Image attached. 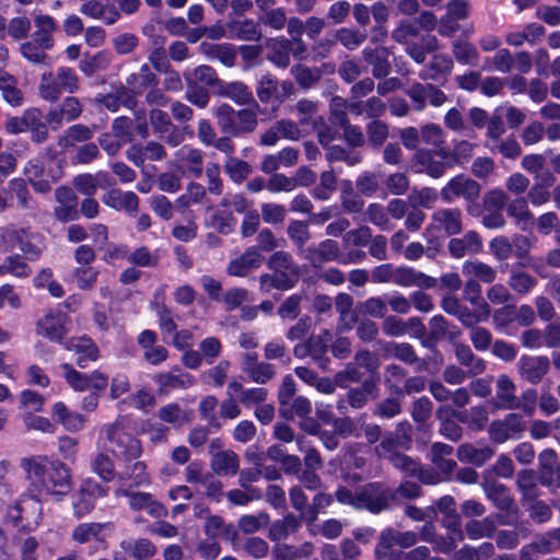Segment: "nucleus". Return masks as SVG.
Returning a JSON list of instances; mask_svg holds the SVG:
<instances>
[{
  "label": "nucleus",
  "instance_id": "7ed1b4c3",
  "mask_svg": "<svg viewBox=\"0 0 560 560\" xmlns=\"http://www.w3.org/2000/svg\"><path fill=\"white\" fill-rule=\"evenodd\" d=\"M214 118L221 131L233 137L253 132L257 126V118L254 110L241 109L235 112L233 106L228 103H223L217 107Z\"/></svg>",
  "mask_w": 560,
  "mask_h": 560
},
{
  "label": "nucleus",
  "instance_id": "f257e3e1",
  "mask_svg": "<svg viewBox=\"0 0 560 560\" xmlns=\"http://www.w3.org/2000/svg\"><path fill=\"white\" fill-rule=\"evenodd\" d=\"M22 467L31 486L39 495L61 501L73 488L71 466L58 457L33 455L22 458Z\"/></svg>",
  "mask_w": 560,
  "mask_h": 560
},
{
  "label": "nucleus",
  "instance_id": "dca6fc26",
  "mask_svg": "<svg viewBox=\"0 0 560 560\" xmlns=\"http://www.w3.org/2000/svg\"><path fill=\"white\" fill-rule=\"evenodd\" d=\"M264 262V256L256 247L246 248L238 258L231 260L226 266V273L234 277H245Z\"/></svg>",
  "mask_w": 560,
  "mask_h": 560
},
{
  "label": "nucleus",
  "instance_id": "e2e57ef3",
  "mask_svg": "<svg viewBox=\"0 0 560 560\" xmlns=\"http://www.w3.org/2000/svg\"><path fill=\"white\" fill-rule=\"evenodd\" d=\"M270 522V516L267 512H260L255 516V514H244L243 517L238 520V528L245 534H253L261 528L262 524H268Z\"/></svg>",
  "mask_w": 560,
  "mask_h": 560
},
{
  "label": "nucleus",
  "instance_id": "1a4fd4ad",
  "mask_svg": "<svg viewBox=\"0 0 560 560\" xmlns=\"http://www.w3.org/2000/svg\"><path fill=\"white\" fill-rule=\"evenodd\" d=\"M71 318L60 311H49L36 324L37 334L52 342L63 346V339L68 335Z\"/></svg>",
  "mask_w": 560,
  "mask_h": 560
},
{
  "label": "nucleus",
  "instance_id": "69168bd1",
  "mask_svg": "<svg viewBox=\"0 0 560 560\" xmlns=\"http://www.w3.org/2000/svg\"><path fill=\"white\" fill-rule=\"evenodd\" d=\"M303 302V295L293 293L285 298L278 307V315L280 317L294 319L301 313V304Z\"/></svg>",
  "mask_w": 560,
  "mask_h": 560
},
{
  "label": "nucleus",
  "instance_id": "79ce46f5",
  "mask_svg": "<svg viewBox=\"0 0 560 560\" xmlns=\"http://www.w3.org/2000/svg\"><path fill=\"white\" fill-rule=\"evenodd\" d=\"M93 131L91 127L83 124H74L68 127L65 133L59 139V144L62 147H72L75 143L91 141Z\"/></svg>",
  "mask_w": 560,
  "mask_h": 560
},
{
  "label": "nucleus",
  "instance_id": "ea45409f",
  "mask_svg": "<svg viewBox=\"0 0 560 560\" xmlns=\"http://www.w3.org/2000/svg\"><path fill=\"white\" fill-rule=\"evenodd\" d=\"M63 92L60 79L56 72H44L39 80V95L45 101L55 102Z\"/></svg>",
  "mask_w": 560,
  "mask_h": 560
},
{
  "label": "nucleus",
  "instance_id": "13d9d810",
  "mask_svg": "<svg viewBox=\"0 0 560 560\" xmlns=\"http://www.w3.org/2000/svg\"><path fill=\"white\" fill-rule=\"evenodd\" d=\"M536 284L537 281L534 276L523 271H515V266L513 267L510 277V285L514 292L527 294Z\"/></svg>",
  "mask_w": 560,
  "mask_h": 560
},
{
  "label": "nucleus",
  "instance_id": "680f3d73",
  "mask_svg": "<svg viewBox=\"0 0 560 560\" xmlns=\"http://www.w3.org/2000/svg\"><path fill=\"white\" fill-rule=\"evenodd\" d=\"M506 212L509 217L514 218L516 223L533 220V214L528 209L527 199H525V197L514 198L511 203L506 206Z\"/></svg>",
  "mask_w": 560,
  "mask_h": 560
},
{
  "label": "nucleus",
  "instance_id": "774afa93",
  "mask_svg": "<svg viewBox=\"0 0 560 560\" xmlns=\"http://www.w3.org/2000/svg\"><path fill=\"white\" fill-rule=\"evenodd\" d=\"M400 399L395 395L389 396V398L377 404L373 413L381 418H393L399 415L401 412Z\"/></svg>",
  "mask_w": 560,
  "mask_h": 560
},
{
  "label": "nucleus",
  "instance_id": "8fccbe9b",
  "mask_svg": "<svg viewBox=\"0 0 560 560\" xmlns=\"http://www.w3.org/2000/svg\"><path fill=\"white\" fill-rule=\"evenodd\" d=\"M186 100L195 104L198 108H206L210 96L207 88L199 85L189 77H186Z\"/></svg>",
  "mask_w": 560,
  "mask_h": 560
},
{
  "label": "nucleus",
  "instance_id": "a18cd8bd",
  "mask_svg": "<svg viewBox=\"0 0 560 560\" xmlns=\"http://www.w3.org/2000/svg\"><path fill=\"white\" fill-rule=\"evenodd\" d=\"M236 219L231 210L217 209L210 217V226L221 234H230L235 230Z\"/></svg>",
  "mask_w": 560,
  "mask_h": 560
},
{
  "label": "nucleus",
  "instance_id": "ddd939ff",
  "mask_svg": "<svg viewBox=\"0 0 560 560\" xmlns=\"http://www.w3.org/2000/svg\"><path fill=\"white\" fill-rule=\"evenodd\" d=\"M518 373L530 384H538L550 369V360L546 355L532 357L523 354L517 361Z\"/></svg>",
  "mask_w": 560,
  "mask_h": 560
},
{
  "label": "nucleus",
  "instance_id": "f8f14e48",
  "mask_svg": "<svg viewBox=\"0 0 560 560\" xmlns=\"http://www.w3.org/2000/svg\"><path fill=\"white\" fill-rule=\"evenodd\" d=\"M152 381L156 383L159 394H167L174 389H187L196 382L192 374L182 372L178 366L168 372L156 373Z\"/></svg>",
  "mask_w": 560,
  "mask_h": 560
},
{
  "label": "nucleus",
  "instance_id": "4d7b16f0",
  "mask_svg": "<svg viewBox=\"0 0 560 560\" xmlns=\"http://www.w3.org/2000/svg\"><path fill=\"white\" fill-rule=\"evenodd\" d=\"M73 275L80 290L91 291L98 280L100 271L93 266H80Z\"/></svg>",
  "mask_w": 560,
  "mask_h": 560
},
{
  "label": "nucleus",
  "instance_id": "c756f323",
  "mask_svg": "<svg viewBox=\"0 0 560 560\" xmlns=\"http://www.w3.org/2000/svg\"><path fill=\"white\" fill-rule=\"evenodd\" d=\"M497 399L500 401L502 408H518L520 401L515 395V383L506 376L501 374L497 381L495 389Z\"/></svg>",
  "mask_w": 560,
  "mask_h": 560
},
{
  "label": "nucleus",
  "instance_id": "9b49d317",
  "mask_svg": "<svg viewBox=\"0 0 560 560\" xmlns=\"http://www.w3.org/2000/svg\"><path fill=\"white\" fill-rule=\"evenodd\" d=\"M63 348L73 352L79 369H86L90 362L100 360V347L90 336L70 337L65 341Z\"/></svg>",
  "mask_w": 560,
  "mask_h": 560
},
{
  "label": "nucleus",
  "instance_id": "72a5a7b5",
  "mask_svg": "<svg viewBox=\"0 0 560 560\" xmlns=\"http://www.w3.org/2000/svg\"><path fill=\"white\" fill-rule=\"evenodd\" d=\"M416 161L419 165L424 167L427 175L432 178H439L446 172L445 165L442 161L438 160V155L433 150H418Z\"/></svg>",
  "mask_w": 560,
  "mask_h": 560
},
{
  "label": "nucleus",
  "instance_id": "3c124183",
  "mask_svg": "<svg viewBox=\"0 0 560 560\" xmlns=\"http://www.w3.org/2000/svg\"><path fill=\"white\" fill-rule=\"evenodd\" d=\"M463 272L474 275L477 281L492 283L495 281V270L482 261H466L463 265Z\"/></svg>",
  "mask_w": 560,
  "mask_h": 560
},
{
  "label": "nucleus",
  "instance_id": "393cba45",
  "mask_svg": "<svg viewBox=\"0 0 560 560\" xmlns=\"http://www.w3.org/2000/svg\"><path fill=\"white\" fill-rule=\"evenodd\" d=\"M493 455L494 451L490 446L476 447L466 443L457 448V458L460 463H468L477 467L486 465Z\"/></svg>",
  "mask_w": 560,
  "mask_h": 560
},
{
  "label": "nucleus",
  "instance_id": "a19ab883",
  "mask_svg": "<svg viewBox=\"0 0 560 560\" xmlns=\"http://www.w3.org/2000/svg\"><path fill=\"white\" fill-rule=\"evenodd\" d=\"M408 371L397 363H389L385 369L384 384L390 395L399 397V390H402L401 383H405Z\"/></svg>",
  "mask_w": 560,
  "mask_h": 560
},
{
  "label": "nucleus",
  "instance_id": "a878e982",
  "mask_svg": "<svg viewBox=\"0 0 560 560\" xmlns=\"http://www.w3.org/2000/svg\"><path fill=\"white\" fill-rule=\"evenodd\" d=\"M438 229L442 228L446 235L458 234L463 230L462 212L458 208H446L433 213Z\"/></svg>",
  "mask_w": 560,
  "mask_h": 560
},
{
  "label": "nucleus",
  "instance_id": "cd10ccee",
  "mask_svg": "<svg viewBox=\"0 0 560 560\" xmlns=\"http://www.w3.org/2000/svg\"><path fill=\"white\" fill-rule=\"evenodd\" d=\"M211 467L215 475L235 476L240 468L238 456L233 451L215 453L211 458Z\"/></svg>",
  "mask_w": 560,
  "mask_h": 560
},
{
  "label": "nucleus",
  "instance_id": "4c0bfd02",
  "mask_svg": "<svg viewBox=\"0 0 560 560\" xmlns=\"http://www.w3.org/2000/svg\"><path fill=\"white\" fill-rule=\"evenodd\" d=\"M19 248L25 256V259L30 261H37L42 255V246L39 242V234L28 232L24 229H20Z\"/></svg>",
  "mask_w": 560,
  "mask_h": 560
},
{
  "label": "nucleus",
  "instance_id": "2f4dec72",
  "mask_svg": "<svg viewBox=\"0 0 560 560\" xmlns=\"http://www.w3.org/2000/svg\"><path fill=\"white\" fill-rule=\"evenodd\" d=\"M430 329L427 330V336L421 340L424 348L436 350L440 341L447 334V322L443 315H434L429 320Z\"/></svg>",
  "mask_w": 560,
  "mask_h": 560
},
{
  "label": "nucleus",
  "instance_id": "603ef678",
  "mask_svg": "<svg viewBox=\"0 0 560 560\" xmlns=\"http://www.w3.org/2000/svg\"><path fill=\"white\" fill-rule=\"evenodd\" d=\"M218 406V399L215 395H207L198 406L199 415L206 420L207 424L214 431H219L222 427L221 422L215 416V407Z\"/></svg>",
  "mask_w": 560,
  "mask_h": 560
},
{
  "label": "nucleus",
  "instance_id": "5fc2aeb1",
  "mask_svg": "<svg viewBox=\"0 0 560 560\" xmlns=\"http://www.w3.org/2000/svg\"><path fill=\"white\" fill-rule=\"evenodd\" d=\"M247 362L254 363V366L248 368V374L252 381L259 384H265L275 375V366L269 362L256 363V357L247 355Z\"/></svg>",
  "mask_w": 560,
  "mask_h": 560
},
{
  "label": "nucleus",
  "instance_id": "052dcab7",
  "mask_svg": "<svg viewBox=\"0 0 560 560\" xmlns=\"http://www.w3.org/2000/svg\"><path fill=\"white\" fill-rule=\"evenodd\" d=\"M366 133L369 142L372 147L382 145L389 136L388 125L374 119L366 125Z\"/></svg>",
  "mask_w": 560,
  "mask_h": 560
},
{
  "label": "nucleus",
  "instance_id": "6ab92c4d",
  "mask_svg": "<svg viewBox=\"0 0 560 560\" xmlns=\"http://www.w3.org/2000/svg\"><path fill=\"white\" fill-rule=\"evenodd\" d=\"M340 254L339 243L335 240H324L317 247L310 245L305 250V259L310 261L313 267H322L323 264L338 259Z\"/></svg>",
  "mask_w": 560,
  "mask_h": 560
},
{
  "label": "nucleus",
  "instance_id": "49530a36",
  "mask_svg": "<svg viewBox=\"0 0 560 560\" xmlns=\"http://www.w3.org/2000/svg\"><path fill=\"white\" fill-rule=\"evenodd\" d=\"M389 464L408 477H417L420 474L421 465L419 459L409 455L398 453L388 456Z\"/></svg>",
  "mask_w": 560,
  "mask_h": 560
},
{
  "label": "nucleus",
  "instance_id": "0eeeda50",
  "mask_svg": "<svg viewBox=\"0 0 560 560\" xmlns=\"http://www.w3.org/2000/svg\"><path fill=\"white\" fill-rule=\"evenodd\" d=\"M61 370L67 384L75 392L90 390L98 396L105 394L108 387V374L94 370L90 373L75 370L71 363H61Z\"/></svg>",
  "mask_w": 560,
  "mask_h": 560
},
{
  "label": "nucleus",
  "instance_id": "2eb2a0df",
  "mask_svg": "<svg viewBox=\"0 0 560 560\" xmlns=\"http://www.w3.org/2000/svg\"><path fill=\"white\" fill-rule=\"evenodd\" d=\"M299 282V271H273L272 273H262L259 277V289L262 293H269L272 290L289 291Z\"/></svg>",
  "mask_w": 560,
  "mask_h": 560
},
{
  "label": "nucleus",
  "instance_id": "4be33fe9",
  "mask_svg": "<svg viewBox=\"0 0 560 560\" xmlns=\"http://www.w3.org/2000/svg\"><path fill=\"white\" fill-rule=\"evenodd\" d=\"M455 410L452 406L441 405L438 407L436 417L441 422L439 432L451 442H458L463 435V430L454 420Z\"/></svg>",
  "mask_w": 560,
  "mask_h": 560
},
{
  "label": "nucleus",
  "instance_id": "c85d7f7f",
  "mask_svg": "<svg viewBox=\"0 0 560 560\" xmlns=\"http://www.w3.org/2000/svg\"><path fill=\"white\" fill-rule=\"evenodd\" d=\"M24 174L27 176L28 183L34 190L39 194H48L51 190V179L44 178L46 174L44 163L30 161L24 166Z\"/></svg>",
  "mask_w": 560,
  "mask_h": 560
},
{
  "label": "nucleus",
  "instance_id": "f704fd0d",
  "mask_svg": "<svg viewBox=\"0 0 560 560\" xmlns=\"http://www.w3.org/2000/svg\"><path fill=\"white\" fill-rule=\"evenodd\" d=\"M186 77L196 83H205L214 94H218L219 88L223 86V80L218 78L215 69L207 65L198 66L191 72H186Z\"/></svg>",
  "mask_w": 560,
  "mask_h": 560
},
{
  "label": "nucleus",
  "instance_id": "864d4df0",
  "mask_svg": "<svg viewBox=\"0 0 560 560\" xmlns=\"http://www.w3.org/2000/svg\"><path fill=\"white\" fill-rule=\"evenodd\" d=\"M135 121L126 115H120L112 122V131L116 135L121 145L133 141Z\"/></svg>",
  "mask_w": 560,
  "mask_h": 560
},
{
  "label": "nucleus",
  "instance_id": "58836bf2",
  "mask_svg": "<svg viewBox=\"0 0 560 560\" xmlns=\"http://www.w3.org/2000/svg\"><path fill=\"white\" fill-rule=\"evenodd\" d=\"M218 95L231 98L237 104H245L253 100V92L242 81L228 83L223 80V86L219 88Z\"/></svg>",
  "mask_w": 560,
  "mask_h": 560
},
{
  "label": "nucleus",
  "instance_id": "412c9836",
  "mask_svg": "<svg viewBox=\"0 0 560 560\" xmlns=\"http://www.w3.org/2000/svg\"><path fill=\"white\" fill-rule=\"evenodd\" d=\"M380 376H370L364 380L360 387L350 388L348 392V401L353 408L363 407L372 397H377L380 394L378 387Z\"/></svg>",
  "mask_w": 560,
  "mask_h": 560
},
{
  "label": "nucleus",
  "instance_id": "6e6d98bb",
  "mask_svg": "<svg viewBox=\"0 0 560 560\" xmlns=\"http://www.w3.org/2000/svg\"><path fill=\"white\" fill-rule=\"evenodd\" d=\"M336 42L347 49H355L366 39V34L357 28L341 27L335 33Z\"/></svg>",
  "mask_w": 560,
  "mask_h": 560
},
{
  "label": "nucleus",
  "instance_id": "37998d69",
  "mask_svg": "<svg viewBox=\"0 0 560 560\" xmlns=\"http://www.w3.org/2000/svg\"><path fill=\"white\" fill-rule=\"evenodd\" d=\"M490 316V306L487 303L481 304V308L477 307V312L470 311L466 305H462L457 314L459 323L468 328H476L479 323L487 320Z\"/></svg>",
  "mask_w": 560,
  "mask_h": 560
},
{
  "label": "nucleus",
  "instance_id": "0e129e2a",
  "mask_svg": "<svg viewBox=\"0 0 560 560\" xmlns=\"http://www.w3.org/2000/svg\"><path fill=\"white\" fill-rule=\"evenodd\" d=\"M453 54L460 65L476 66L478 62V49L470 43L455 44Z\"/></svg>",
  "mask_w": 560,
  "mask_h": 560
},
{
  "label": "nucleus",
  "instance_id": "4468645a",
  "mask_svg": "<svg viewBox=\"0 0 560 560\" xmlns=\"http://www.w3.org/2000/svg\"><path fill=\"white\" fill-rule=\"evenodd\" d=\"M362 57L372 68V75L382 80L390 73V50L384 46L364 47Z\"/></svg>",
  "mask_w": 560,
  "mask_h": 560
},
{
  "label": "nucleus",
  "instance_id": "7c9ffc66",
  "mask_svg": "<svg viewBox=\"0 0 560 560\" xmlns=\"http://www.w3.org/2000/svg\"><path fill=\"white\" fill-rule=\"evenodd\" d=\"M332 340L331 330L322 328L318 335L308 337V347L311 348V357L315 361L329 362L326 357Z\"/></svg>",
  "mask_w": 560,
  "mask_h": 560
},
{
  "label": "nucleus",
  "instance_id": "aec40b11",
  "mask_svg": "<svg viewBox=\"0 0 560 560\" xmlns=\"http://www.w3.org/2000/svg\"><path fill=\"white\" fill-rule=\"evenodd\" d=\"M51 418L56 423L62 425L68 432H80L84 427L86 418L79 412H72L63 401H57L51 408Z\"/></svg>",
  "mask_w": 560,
  "mask_h": 560
},
{
  "label": "nucleus",
  "instance_id": "bf43d9fd",
  "mask_svg": "<svg viewBox=\"0 0 560 560\" xmlns=\"http://www.w3.org/2000/svg\"><path fill=\"white\" fill-rule=\"evenodd\" d=\"M250 172V165L238 158L230 156L225 163V173L235 184H242Z\"/></svg>",
  "mask_w": 560,
  "mask_h": 560
},
{
  "label": "nucleus",
  "instance_id": "de8ad7c7",
  "mask_svg": "<svg viewBox=\"0 0 560 560\" xmlns=\"http://www.w3.org/2000/svg\"><path fill=\"white\" fill-rule=\"evenodd\" d=\"M0 268L2 269L0 276L11 273L14 277L25 278L32 273V267L23 261L20 254L9 255L5 262L0 265Z\"/></svg>",
  "mask_w": 560,
  "mask_h": 560
},
{
  "label": "nucleus",
  "instance_id": "39448f33",
  "mask_svg": "<svg viewBox=\"0 0 560 560\" xmlns=\"http://www.w3.org/2000/svg\"><path fill=\"white\" fill-rule=\"evenodd\" d=\"M109 487L101 485L92 477L82 478L79 488L72 495V513L80 520L90 514L95 508L98 499L108 497Z\"/></svg>",
  "mask_w": 560,
  "mask_h": 560
},
{
  "label": "nucleus",
  "instance_id": "423d86ee",
  "mask_svg": "<svg viewBox=\"0 0 560 560\" xmlns=\"http://www.w3.org/2000/svg\"><path fill=\"white\" fill-rule=\"evenodd\" d=\"M441 198L444 201H452L456 197H464L467 201V211L471 215H479L480 207L477 200L480 196V185L476 179L466 175H457L450 179V182L440 191Z\"/></svg>",
  "mask_w": 560,
  "mask_h": 560
},
{
  "label": "nucleus",
  "instance_id": "20e7f679",
  "mask_svg": "<svg viewBox=\"0 0 560 560\" xmlns=\"http://www.w3.org/2000/svg\"><path fill=\"white\" fill-rule=\"evenodd\" d=\"M357 506L373 514L390 509V501L396 500V491L384 481H370L355 491Z\"/></svg>",
  "mask_w": 560,
  "mask_h": 560
},
{
  "label": "nucleus",
  "instance_id": "b1692460",
  "mask_svg": "<svg viewBox=\"0 0 560 560\" xmlns=\"http://www.w3.org/2000/svg\"><path fill=\"white\" fill-rule=\"evenodd\" d=\"M557 465V453L555 448L547 447L538 455L537 479L541 486H552Z\"/></svg>",
  "mask_w": 560,
  "mask_h": 560
},
{
  "label": "nucleus",
  "instance_id": "a211bd4d",
  "mask_svg": "<svg viewBox=\"0 0 560 560\" xmlns=\"http://www.w3.org/2000/svg\"><path fill=\"white\" fill-rule=\"evenodd\" d=\"M486 498L490 500L494 508L499 511H518L515 499L511 495V491L505 485L498 481H486L483 485Z\"/></svg>",
  "mask_w": 560,
  "mask_h": 560
},
{
  "label": "nucleus",
  "instance_id": "5701e85b",
  "mask_svg": "<svg viewBox=\"0 0 560 560\" xmlns=\"http://www.w3.org/2000/svg\"><path fill=\"white\" fill-rule=\"evenodd\" d=\"M27 131L31 132V141L43 143L49 137L48 126L45 121V114L39 108L31 107L25 109Z\"/></svg>",
  "mask_w": 560,
  "mask_h": 560
},
{
  "label": "nucleus",
  "instance_id": "6e6552de",
  "mask_svg": "<svg viewBox=\"0 0 560 560\" xmlns=\"http://www.w3.org/2000/svg\"><path fill=\"white\" fill-rule=\"evenodd\" d=\"M114 532L112 522H83L73 528L71 539L79 545L93 542V551L107 550L108 538Z\"/></svg>",
  "mask_w": 560,
  "mask_h": 560
},
{
  "label": "nucleus",
  "instance_id": "f03ea898",
  "mask_svg": "<svg viewBox=\"0 0 560 560\" xmlns=\"http://www.w3.org/2000/svg\"><path fill=\"white\" fill-rule=\"evenodd\" d=\"M40 511L39 499L34 495H22L8 509L4 522L19 532L31 533L39 525Z\"/></svg>",
  "mask_w": 560,
  "mask_h": 560
},
{
  "label": "nucleus",
  "instance_id": "bb28decb",
  "mask_svg": "<svg viewBox=\"0 0 560 560\" xmlns=\"http://www.w3.org/2000/svg\"><path fill=\"white\" fill-rule=\"evenodd\" d=\"M301 521L292 513H287L282 520H276L269 528L268 537L272 541L287 539L290 534L301 528Z\"/></svg>",
  "mask_w": 560,
  "mask_h": 560
},
{
  "label": "nucleus",
  "instance_id": "473e14b6",
  "mask_svg": "<svg viewBox=\"0 0 560 560\" xmlns=\"http://www.w3.org/2000/svg\"><path fill=\"white\" fill-rule=\"evenodd\" d=\"M137 81H139V77L136 72H132L127 77V86L120 85L116 90L120 106H125L127 109H133L138 105L141 92L140 88L137 86Z\"/></svg>",
  "mask_w": 560,
  "mask_h": 560
},
{
  "label": "nucleus",
  "instance_id": "338daca9",
  "mask_svg": "<svg viewBox=\"0 0 560 560\" xmlns=\"http://www.w3.org/2000/svg\"><path fill=\"white\" fill-rule=\"evenodd\" d=\"M277 92H278V80L275 77L267 74V75H264L258 81V84L256 88V93H257V97L262 103H268V102L272 101L273 98H276Z\"/></svg>",
  "mask_w": 560,
  "mask_h": 560
},
{
  "label": "nucleus",
  "instance_id": "9d476101",
  "mask_svg": "<svg viewBox=\"0 0 560 560\" xmlns=\"http://www.w3.org/2000/svg\"><path fill=\"white\" fill-rule=\"evenodd\" d=\"M108 441L113 446V454L124 459L125 464H131L132 460L138 459L142 454V445L139 438L128 432L114 430L108 433Z\"/></svg>",
  "mask_w": 560,
  "mask_h": 560
},
{
  "label": "nucleus",
  "instance_id": "f3484780",
  "mask_svg": "<svg viewBox=\"0 0 560 560\" xmlns=\"http://www.w3.org/2000/svg\"><path fill=\"white\" fill-rule=\"evenodd\" d=\"M102 201L108 208L115 210H126L130 215H136L139 211V196L132 190L122 192L119 188H112L102 197Z\"/></svg>",
  "mask_w": 560,
  "mask_h": 560
},
{
  "label": "nucleus",
  "instance_id": "c9c22d12",
  "mask_svg": "<svg viewBox=\"0 0 560 560\" xmlns=\"http://www.w3.org/2000/svg\"><path fill=\"white\" fill-rule=\"evenodd\" d=\"M229 32L231 37L243 40H259L262 36L259 24L253 20H244L243 22H229Z\"/></svg>",
  "mask_w": 560,
  "mask_h": 560
},
{
  "label": "nucleus",
  "instance_id": "09e8293b",
  "mask_svg": "<svg viewBox=\"0 0 560 560\" xmlns=\"http://www.w3.org/2000/svg\"><path fill=\"white\" fill-rule=\"evenodd\" d=\"M291 72L302 89H310L320 80L322 71L318 68H310L301 63L291 67Z\"/></svg>",
  "mask_w": 560,
  "mask_h": 560
},
{
  "label": "nucleus",
  "instance_id": "c03bdc74",
  "mask_svg": "<svg viewBox=\"0 0 560 560\" xmlns=\"http://www.w3.org/2000/svg\"><path fill=\"white\" fill-rule=\"evenodd\" d=\"M118 479L121 481L132 479L133 487L148 486L150 485L148 466L143 462H136L132 465L126 464V470L125 472L118 474Z\"/></svg>",
  "mask_w": 560,
  "mask_h": 560
},
{
  "label": "nucleus",
  "instance_id": "e433bc0d",
  "mask_svg": "<svg viewBox=\"0 0 560 560\" xmlns=\"http://www.w3.org/2000/svg\"><path fill=\"white\" fill-rule=\"evenodd\" d=\"M90 467L92 472L97 475L102 480L101 485L108 486L109 481L118 477L114 462L106 454L98 453L91 462Z\"/></svg>",
  "mask_w": 560,
  "mask_h": 560
}]
</instances>
